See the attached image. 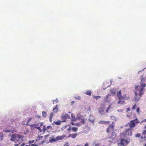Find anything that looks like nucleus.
Listing matches in <instances>:
<instances>
[{"label": "nucleus", "instance_id": "1", "mask_svg": "<svg viewBox=\"0 0 146 146\" xmlns=\"http://www.w3.org/2000/svg\"><path fill=\"white\" fill-rule=\"evenodd\" d=\"M141 86L142 87L141 88L140 90H139L137 89L139 86L136 85L135 86V100L136 101H138L139 100V99L137 98V96H139V97L141 96L143 93L144 92V88L146 86V84H141Z\"/></svg>", "mask_w": 146, "mask_h": 146}, {"label": "nucleus", "instance_id": "2", "mask_svg": "<svg viewBox=\"0 0 146 146\" xmlns=\"http://www.w3.org/2000/svg\"><path fill=\"white\" fill-rule=\"evenodd\" d=\"M138 119H134V120L131 121L130 122V123L129 125V127L131 129L134 127L135 126V123H138L137 122Z\"/></svg>", "mask_w": 146, "mask_h": 146}, {"label": "nucleus", "instance_id": "3", "mask_svg": "<svg viewBox=\"0 0 146 146\" xmlns=\"http://www.w3.org/2000/svg\"><path fill=\"white\" fill-rule=\"evenodd\" d=\"M123 134L125 136H130L132 135V131L131 129H126Z\"/></svg>", "mask_w": 146, "mask_h": 146}, {"label": "nucleus", "instance_id": "4", "mask_svg": "<svg viewBox=\"0 0 146 146\" xmlns=\"http://www.w3.org/2000/svg\"><path fill=\"white\" fill-rule=\"evenodd\" d=\"M125 139H121L120 143H118V146H121V145H122L123 146H125V145H124V143H125Z\"/></svg>", "mask_w": 146, "mask_h": 146}, {"label": "nucleus", "instance_id": "5", "mask_svg": "<svg viewBox=\"0 0 146 146\" xmlns=\"http://www.w3.org/2000/svg\"><path fill=\"white\" fill-rule=\"evenodd\" d=\"M61 118L62 119H70V116L67 114H63Z\"/></svg>", "mask_w": 146, "mask_h": 146}, {"label": "nucleus", "instance_id": "6", "mask_svg": "<svg viewBox=\"0 0 146 146\" xmlns=\"http://www.w3.org/2000/svg\"><path fill=\"white\" fill-rule=\"evenodd\" d=\"M17 137V135L15 134H13L10 139V140L12 141H14Z\"/></svg>", "mask_w": 146, "mask_h": 146}, {"label": "nucleus", "instance_id": "7", "mask_svg": "<svg viewBox=\"0 0 146 146\" xmlns=\"http://www.w3.org/2000/svg\"><path fill=\"white\" fill-rule=\"evenodd\" d=\"M65 137V135H61V136H57L56 138L57 141L59 140H61L63 139Z\"/></svg>", "mask_w": 146, "mask_h": 146}, {"label": "nucleus", "instance_id": "8", "mask_svg": "<svg viewBox=\"0 0 146 146\" xmlns=\"http://www.w3.org/2000/svg\"><path fill=\"white\" fill-rule=\"evenodd\" d=\"M30 126L32 127H34L35 128L38 129L40 132H42V130L40 127L35 126V124L31 125Z\"/></svg>", "mask_w": 146, "mask_h": 146}, {"label": "nucleus", "instance_id": "9", "mask_svg": "<svg viewBox=\"0 0 146 146\" xmlns=\"http://www.w3.org/2000/svg\"><path fill=\"white\" fill-rule=\"evenodd\" d=\"M58 106L56 105L53 109V111L55 113H56L58 111Z\"/></svg>", "mask_w": 146, "mask_h": 146}, {"label": "nucleus", "instance_id": "10", "mask_svg": "<svg viewBox=\"0 0 146 146\" xmlns=\"http://www.w3.org/2000/svg\"><path fill=\"white\" fill-rule=\"evenodd\" d=\"M125 95H124L123 97L122 96H118L119 101L118 102V103L120 104V102H121V100L122 99L125 100Z\"/></svg>", "mask_w": 146, "mask_h": 146}, {"label": "nucleus", "instance_id": "11", "mask_svg": "<svg viewBox=\"0 0 146 146\" xmlns=\"http://www.w3.org/2000/svg\"><path fill=\"white\" fill-rule=\"evenodd\" d=\"M104 111V108H101L98 111L100 113L102 114L103 113Z\"/></svg>", "mask_w": 146, "mask_h": 146}, {"label": "nucleus", "instance_id": "12", "mask_svg": "<svg viewBox=\"0 0 146 146\" xmlns=\"http://www.w3.org/2000/svg\"><path fill=\"white\" fill-rule=\"evenodd\" d=\"M61 122L60 121L58 120L57 121H54L53 122V124L54 123L57 125H60L61 124Z\"/></svg>", "mask_w": 146, "mask_h": 146}, {"label": "nucleus", "instance_id": "13", "mask_svg": "<svg viewBox=\"0 0 146 146\" xmlns=\"http://www.w3.org/2000/svg\"><path fill=\"white\" fill-rule=\"evenodd\" d=\"M109 122L108 121H100L99 122V123H100L105 124H108V123H109Z\"/></svg>", "mask_w": 146, "mask_h": 146}, {"label": "nucleus", "instance_id": "14", "mask_svg": "<svg viewBox=\"0 0 146 146\" xmlns=\"http://www.w3.org/2000/svg\"><path fill=\"white\" fill-rule=\"evenodd\" d=\"M57 141L56 138H52L50 139L49 141L50 143H53Z\"/></svg>", "mask_w": 146, "mask_h": 146}, {"label": "nucleus", "instance_id": "15", "mask_svg": "<svg viewBox=\"0 0 146 146\" xmlns=\"http://www.w3.org/2000/svg\"><path fill=\"white\" fill-rule=\"evenodd\" d=\"M42 113L43 117L44 118L46 117L47 115L46 112L44 111H42Z\"/></svg>", "mask_w": 146, "mask_h": 146}, {"label": "nucleus", "instance_id": "16", "mask_svg": "<svg viewBox=\"0 0 146 146\" xmlns=\"http://www.w3.org/2000/svg\"><path fill=\"white\" fill-rule=\"evenodd\" d=\"M91 91L90 90L87 91L85 93V94L89 96H90L91 94Z\"/></svg>", "mask_w": 146, "mask_h": 146}, {"label": "nucleus", "instance_id": "17", "mask_svg": "<svg viewBox=\"0 0 146 146\" xmlns=\"http://www.w3.org/2000/svg\"><path fill=\"white\" fill-rule=\"evenodd\" d=\"M72 129L73 132H75L77 131L78 128L76 127H74L72 128Z\"/></svg>", "mask_w": 146, "mask_h": 146}, {"label": "nucleus", "instance_id": "18", "mask_svg": "<svg viewBox=\"0 0 146 146\" xmlns=\"http://www.w3.org/2000/svg\"><path fill=\"white\" fill-rule=\"evenodd\" d=\"M77 119H72V120H72V121H71V122H70V123L71 124H72V125H75V123H74V122H73V121H76V120H77Z\"/></svg>", "mask_w": 146, "mask_h": 146}, {"label": "nucleus", "instance_id": "19", "mask_svg": "<svg viewBox=\"0 0 146 146\" xmlns=\"http://www.w3.org/2000/svg\"><path fill=\"white\" fill-rule=\"evenodd\" d=\"M77 134L76 133H74L72 134V137L73 138H75L77 136Z\"/></svg>", "mask_w": 146, "mask_h": 146}, {"label": "nucleus", "instance_id": "20", "mask_svg": "<svg viewBox=\"0 0 146 146\" xmlns=\"http://www.w3.org/2000/svg\"><path fill=\"white\" fill-rule=\"evenodd\" d=\"M110 91L111 93L113 94L115 93V90L113 89H112L110 90Z\"/></svg>", "mask_w": 146, "mask_h": 146}, {"label": "nucleus", "instance_id": "21", "mask_svg": "<svg viewBox=\"0 0 146 146\" xmlns=\"http://www.w3.org/2000/svg\"><path fill=\"white\" fill-rule=\"evenodd\" d=\"M54 115V113L52 112H51L50 113V116H49V118L50 119H52V118L53 117V116Z\"/></svg>", "mask_w": 146, "mask_h": 146}, {"label": "nucleus", "instance_id": "22", "mask_svg": "<svg viewBox=\"0 0 146 146\" xmlns=\"http://www.w3.org/2000/svg\"><path fill=\"white\" fill-rule=\"evenodd\" d=\"M121 90H119L117 93V96H121Z\"/></svg>", "mask_w": 146, "mask_h": 146}, {"label": "nucleus", "instance_id": "23", "mask_svg": "<svg viewBox=\"0 0 146 146\" xmlns=\"http://www.w3.org/2000/svg\"><path fill=\"white\" fill-rule=\"evenodd\" d=\"M94 98L96 100H98V99L100 98H101V96H94Z\"/></svg>", "mask_w": 146, "mask_h": 146}, {"label": "nucleus", "instance_id": "24", "mask_svg": "<svg viewBox=\"0 0 146 146\" xmlns=\"http://www.w3.org/2000/svg\"><path fill=\"white\" fill-rule=\"evenodd\" d=\"M110 96V95L108 94V95L107 96H106V101H110V99H109V98H108V97H109V96Z\"/></svg>", "mask_w": 146, "mask_h": 146}, {"label": "nucleus", "instance_id": "25", "mask_svg": "<svg viewBox=\"0 0 146 146\" xmlns=\"http://www.w3.org/2000/svg\"><path fill=\"white\" fill-rule=\"evenodd\" d=\"M17 137L19 139H21V138H23L24 136H23L21 135H18L17 136Z\"/></svg>", "mask_w": 146, "mask_h": 146}, {"label": "nucleus", "instance_id": "26", "mask_svg": "<svg viewBox=\"0 0 146 146\" xmlns=\"http://www.w3.org/2000/svg\"><path fill=\"white\" fill-rule=\"evenodd\" d=\"M47 129H50V130H52V128L50 125H49L47 126L46 127Z\"/></svg>", "mask_w": 146, "mask_h": 146}, {"label": "nucleus", "instance_id": "27", "mask_svg": "<svg viewBox=\"0 0 146 146\" xmlns=\"http://www.w3.org/2000/svg\"><path fill=\"white\" fill-rule=\"evenodd\" d=\"M75 125L77 126H80L81 125V123H77L75 124Z\"/></svg>", "mask_w": 146, "mask_h": 146}, {"label": "nucleus", "instance_id": "28", "mask_svg": "<svg viewBox=\"0 0 146 146\" xmlns=\"http://www.w3.org/2000/svg\"><path fill=\"white\" fill-rule=\"evenodd\" d=\"M46 126L45 125H44L43 127V133H44L45 131L46 130Z\"/></svg>", "mask_w": 146, "mask_h": 146}, {"label": "nucleus", "instance_id": "29", "mask_svg": "<svg viewBox=\"0 0 146 146\" xmlns=\"http://www.w3.org/2000/svg\"><path fill=\"white\" fill-rule=\"evenodd\" d=\"M116 134L114 132H113L111 133V136H113L114 137H116Z\"/></svg>", "mask_w": 146, "mask_h": 146}, {"label": "nucleus", "instance_id": "30", "mask_svg": "<svg viewBox=\"0 0 146 146\" xmlns=\"http://www.w3.org/2000/svg\"><path fill=\"white\" fill-rule=\"evenodd\" d=\"M11 131V130H9V129H8V130L5 129V130H3V131L4 132H6V133H7V132H9Z\"/></svg>", "mask_w": 146, "mask_h": 146}, {"label": "nucleus", "instance_id": "31", "mask_svg": "<svg viewBox=\"0 0 146 146\" xmlns=\"http://www.w3.org/2000/svg\"><path fill=\"white\" fill-rule=\"evenodd\" d=\"M136 107V104H135L132 107V110H134L135 108Z\"/></svg>", "mask_w": 146, "mask_h": 146}, {"label": "nucleus", "instance_id": "32", "mask_svg": "<svg viewBox=\"0 0 146 146\" xmlns=\"http://www.w3.org/2000/svg\"><path fill=\"white\" fill-rule=\"evenodd\" d=\"M111 108V106H110L106 109V111L107 113L108 112Z\"/></svg>", "mask_w": 146, "mask_h": 146}, {"label": "nucleus", "instance_id": "33", "mask_svg": "<svg viewBox=\"0 0 146 146\" xmlns=\"http://www.w3.org/2000/svg\"><path fill=\"white\" fill-rule=\"evenodd\" d=\"M140 136V135L139 133H137L135 135V137H139Z\"/></svg>", "mask_w": 146, "mask_h": 146}, {"label": "nucleus", "instance_id": "34", "mask_svg": "<svg viewBox=\"0 0 146 146\" xmlns=\"http://www.w3.org/2000/svg\"><path fill=\"white\" fill-rule=\"evenodd\" d=\"M114 127V125L112 124L110 125L109 126V128H110L111 129H113V128Z\"/></svg>", "mask_w": 146, "mask_h": 146}, {"label": "nucleus", "instance_id": "35", "mask_svg": "<svg viewBox=\"0 0 146 146\" xmlns=\"http://www.w3.org/2000/svg\"><path fill=\"white\" fill-rule=\"evenodd\" d=\"M67 126H65L63 127H62L61 128L62 131L64 129H65L66 128Z\"/></svg>", "mask_w": 146, "mask_h": 146}, {"label": "nucleus", "instance_id": "36", "mask_svg": "<svg viewBox=\"0 0 146 146\" xmlns=\"http://www.w3.org/2000/svg\"><path fill=\"white\" fill-rule=\"evenodd\" d=\"M75 98L76 99L79 100H80L81 99V97L79 96H78L77 97H75Z\"/></svg>", "mask_w": 146, "mask_h": 146}, {"label": "nucleus", "instance_id": "37", "mask_svg": "<svg viewBox=\"0 0 146 146\" xmlns=\"http://www.w3.org/2000/svg\"><path fill=\"white\" fill-rule=\"evenodd\" d=\"M29 146H38V145L36 144H31V145H29Z\"/></svg>", "mask_w": 146, "mask_h": 146}, {"label": "nucleus", "instance_id": "38", "mask_svg": "<svg viewBox=\"0 0 146 146\" xmlns=\"http://www.w3.org/2000/svg\"><path fill=\"white\" fill-rule=\"evenodd\" d=\"M140 111V109L139 108H137L136 109V111L138 113H139Z\"/></svg>", "mask_w": 146, "mask_h": 146}, {"label": "nucleus", "instance_id": "39", "mask_svg": "<svg viewBox=\"0 0 146 146\" xmlns=\"http://www.w3.org/2000/svg\"><path fill=\"white\" fill-rule=\"evenodd\" d=\"M34 142V140L29 141V143L30 144H31V143H33Z\"/></svg>", "mask_w": 146, "mask_h": 146}, {"label": "nucleus", "instance_id": "40", "mask_svg": "<svg viewBox=\"0 0 146 146\" xmlns=\"http://www.w3.org/2000/svg\"><path fill=\"white\" fill-rule=\"evenodd\" d=\"M125 143H126L127 144H128L129 142V141H128V140H125Z\"/></svg>", "mask_w": 146, "mask_h": 146}, {"label": "nucleus", "instance_id": "41", "mask_svg": "<svg viewBox=\"0 0 146 146\" xmlns=\"http://www.w3.org/2000/svg\"><path fill=\"white\" fill-rule=\"evenodd\" d=\"M42 136H38V138L39 139H41L43 138Z\"/></svg>", "mask_w": 146, "mask_h": 146}, {"label": "nucleus", "instance_id": "42", "mask_svg": "<svg viewBox=\"0 0 146 146\" xmlns=\"http://www.w3.org/2000/svg\"><path fill=\"white\" fill-rule=\"evenodd\" d=\"M82 119V120L81 121V122L82 123V124H84L85 123V119Z\"/></svg>", "mask_w": 146, "mask_h": 146}, {"label": "nucleus", "instance_id": "43", "mask_svg": "<svg viewBox=\"0 0 146 146\" xmlns=\"http://www.w3.org/2000/svg\"><path fill=\"white\" fill-rule=\"evenodd\" d=\"M115 137H114V136H111V137H110V139H112V140H113L115 139Z\"/></svg>", "mask_w": 146, "mask_h": 146}, {"label": "nucleus", "instance_id": "44", "mask_svg": "<svg viewBox=\"0 0 146 146\" xmlns=\"http://www.w3.org/2000/svg\"><path fill=\"white\" fill-rule=\"evenodd\" d=\"M31 119H29L28 121L27 122V124L26 125H30H30H29L28 124V123H29L31 121Z\"/></svg>", "mask_w": 146, "mask_h": 146}, {"label": "nucleus", "instance_id": "45", "mask_svg": "<svg viewBox=\"0 0 146 146\" xmlns=\"http://www.w3.org/2000/svg\"><path fill=\"white\" fill-rule=\"evenodd\" d=\"M143 135H146V130H144L143 131Z\"/></svg>", "mask_w": 146, "mask_h": 146}, {"label": "nucleus", "instance_id": "46", "mask_svg": "<svg viewBox=\"0 0 146 146\" xmlns=\"http://www.w3.org/2000/svg\"><path fill=\"white\" fill-rule=\"evenodd\" d=\"M88 119L92 123H93L94 122V120L93 119H92L91 120H90V119Z\"/></svg>", "mask_w": 146, "mask_h": 146}, {"label": "nucleus", "instance_id": "47", "mask_svg": "<svg viewBox=\"0 0 146 146\" xmlns=\"http://www.w3.org/2000/svg\"><path fill=\"white\" fill-rule=\"evenodd\" d=\"M58 101L57 99L54 100L53 101V104H54V102H55L56 103L58 102Z\"/></svg>", "mask_w": 146, "mask_h": 146}, {"label": "nucleus", "instance_id": "48", "mask_svg": "<svg viewBox=\"0 0 146 146\" xmlns=\"http://www.w3.org/2000/svg\"><path fill=\"white\" fill-rule=\"evenodd\" d=\"M0 137L1 138H2L3 137V134L1 133H0Z\"/></svg>", "mask_w": 146, "mask_h": 146}, {"label": "nucleus", "instance_id": "49", "mask_svg": "<svg viewBox=\"0 0 146 146\" xmlns=\"http://www.w3.org/2000/svg\"><path fill=\"white\" fill-rule=\"evenodd\" d=\"M145 78H142L141 79V81L142 82L145 81Z\"/></svg>", "mask_w": 146, "mask_h": 146}, {"label": "nucleus", "instance_id": "50", "mask_svg": "<svg viewBox=\"0 0 146 146\" xmlns=\"http://www.w3.org/2000/svg\"><path fill=\"white\" fill-rule=\"evenodd\" d=\"M68 144V142H66L64 145H65V146H69V145Z\"/></svg>", "mask_w": 146, "mask_h": 146}, {"label": "nucleus", "instance_id": "51", "mask_svg": "<svg viewBox=\"0 0 146 146\" xmlns=\"http://www.w3.org/2000/svg\"><path fill=\"white\" fill-rule=\"evenodd\" d=\"M130 108H128L127 109V111H130Z\"/></svg>", "mask_w": 146, "mask_h": 146}, {"label": "nucleus", "instance_id": "52", "mask_svg": "<svg viewBox=\"0 0 146 146\" xmlns=\"http://www.w3.org/2000/svg\"><path fill=\"white\" fill-rule=\"evenodd\" d=\"M89 144L88 143H86L84 145V146H88Z\"/></svg>", "mask_w": 146, "mask_h": 146}, {"label": "nucleus", "instance_id": "53", "mask_svg": "<svg viewBox=\"0 0 146 146\" xmlns=\"http://www.w3.org/2000/svg\"><path fill=\"white\" fill-rule=\"evenodd\" d=\"M25 145V143H23L21 145L19 146H24Z\"/></svg>", "mask_w": 146, "mask_h": 146}, {"label": "nucleus", "instance_id": "54", "mask_svg": "<svg viewBox=\"0 0 146 146\" xmlns=\"http://www.w3.org/2000/svg\"><path fill=\"white\" fill-rule=\"evenodd\" d=\"M71 129L70 126L69 127L68 129V131H70Z\"/></svg>", "mask_w": 146, "mask_h": 146}, {"label": "nucleus", "instance_id": "55", "mask_svg": "<svg viewBox=\"0 0 146 146\" xmlns=\"http://www.w3.org/2000/svg\"><path fill=\"white\" fill-rule=\"evenodd\" d=\"M71 116L73 118H74V119H75L74 118V117H73V114L72 113H71Z\"/></svg>", "mask_w": 146, "mask_h": 146}, {"label": "nucleus", "instance_id": "56", "mask_svg": "<svg viewBox=\"0 0 146 146\" xmlns=\"http://www.w3.org/2000/svg\"><path fill=\"white\" fill-rule=\"evenodd\" d=\"M72 137V134H70L68 136V137Z\"/></svg>", "mask_w": 146, "mask_h": 146}, {"label": "nucleus", "instance_id": "57", "mask_svg": "<svg viewBox=\"0 0 146 146\" xmlns=\"http://www.w3.org/2000/svg\"><path fill=\"white\" fill-rule=\"evenodd\" d=\"M49 134L46 135H45V137L46 138V137H48V136H49Z\"/></svg>", "mask_w": 146, "mask_h": 146}, {"label": "nucleus", "instance_id": "58", "mask_svg": "<svg viewBox=\"0 0 146 146\" xmlns=\"http://www.w3.org/2000/svg\"><path fill=\"white\" fill-rule=\"evenodd\" d=\"M43 122H41L40 123V126H42L43 125Z\"/></svg>", "mask_w": 146, "mask_h": 146}, {"label": "nucleus", "instance_id": "59", "mask_svg": "<svg viewBox=\"0 0 146 146\" xmlns=\"http://www.w3.org/2000/svg\"><path fill=\"white\" fill-rule=\"evenodd\" d=\"M74 101H72V102H71V105H72L74 103Z\"/></svg>", "mask_w": 146, "mask_h": 146}, {"label": "nucleus", "instance_id": "60", "mask_svg": "<svg viewBox=\"0 0 146 146\" xmlns=\"http://www.w3.org/2000/svg\"><path fill=\"white\" fill-rule=\"evenodd\" d=\"M99 144H96L95 145V146H99Z\"/></svg>", "mask_w": 146, "mask_h": 146}, {"label": "nucleus", "instance_id": "61", "mask_svg": "<svg viewBox=\"0 0 146 146\" xmlns=\"http://www.w3.org/2000/svg\"><path fill=\"white\" fill-rule=\"evenodd\" d=\"M141 121L145 122H146V119H144V120L142 121Z\"/></svg>", "mask_w": 146, "mask_h": 146}, {"label": "nucleus", "instance_id": "62", "mask_svg": "<svg viewBox=\"0 0 146 146\" xmlns=\"http://www.w3.org/2000/svg\"><path fill=\"white\" fill-rule=\"evenodd\" d=\"M66 121V119H64V120H63V121L64 122H65Z\"/></svg>", "mask_w": 146, "mask_h": 146}, {"label": "nucleus", "instance_id": "63", "mask_svg": "<svg viewBox=\"0 0 146 146\" xmlns=\"http://www.w3.org/2000/svg\"><path fill=\"white\" fill-rule=\"evenodd\" d=\"M127 140H128V141H129L130 140V138H127Z\"/></svg>", "mask_w": 146, "mask_h": 146}, {"label": "nucleus", "instance_id": "64", "mask_svg": "<svg viewBox=\"0 0 146 146\" xmlns=\"http://www.w3.org/2000/svg\"><path fill=\"white\" fill-rule=\"evenodd\" d=\"M15 146H19V145L17 144H15Z\"/></svg>", "mask_w": 146, "mask_h": 146}]
</instances>
